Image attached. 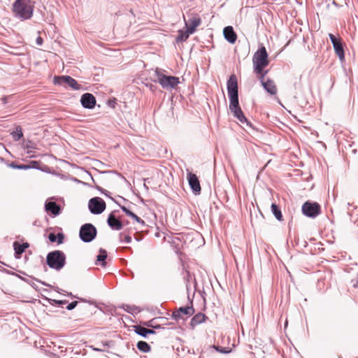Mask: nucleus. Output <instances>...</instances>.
Masks as SVG:
<instances>
[{
	"mask_svg": "<svg viewBox=\"0 0 358 358\" xmlns=\"http://www.w3.org/2000/svg\"><path fill=\"white\" fill-rule=\"evenodd\" d=\"M34 3L31 0H15L12 5L13 15L21 20L31 19L34 14Z\"/></svg>",
	"mask_w": 358,
	"mask_h": 358,
	"instance_id": "1",
	"label": "nucleus"
},
{
	"mask_svg": "<svg viewBox=\"0 0 358 358\" xmlns=\"http://www.w3.org/2000/svg\"><path fill=\"white\" fill-rule=\"evenodd\" d=\"M227 87L229 98V110H233L240 107L238 103L237 78L234 74L230 76L227 83Z\"/></svg>",
	"mask_w": 358,
	"mask_h": 358,
	"instance_id": "2",
	"label": "nucleus"
},
{
	"mask_svg": "<svg viewBox=\"0 0 358 358\" xmlns=\"http://www.w3.org/2000/svg\"><path fill=\"white\" fill-rule=\"evenodd\" d=\"M46 262L50 268L60 271L66 264V255L61 250H54L47 255Z\"/></svg>",
	"mask_w": 358,
	"mask_h": 358,
	"instance_id": "3",
	"label": "nucleus"
},
{
	"mask_svg": "<svg viewBox=\"0 0 358 358\" xmlns=\"http://www.w3.org/2000/svg\"><path fill=\"white\" fill-rule=\"evenodd\" d=\"M157 79L155 82H158L162 88L169 90L175 89L180 83L179 78L173 76H166L157 68L155 71Z\"/></svg>",
	"mask_w": 358,
	"mask_h": 358,
	"instance_id": "4",
	"label": "nucleus"
},
{
	"mask_svg": "<svg viewBox=\"0 0 358 358\" xmlns=\"http://www.w3.org/2000/svg\"><path fill=\"white\" fill-rule=\"evenodd\" d=\"M252 62L255 73H260L262 68H265L268 65V53L264 46H262L254 54Z\"/></svg>",
	"mask_w": 358,
	"mask_h": 358,
	"instance_id": "5",
	"label": "nucleus"
},
{
	"mask_svg": "<svg viewBox=\"0 0 358 358\" xmlns=\"http://www.w3.org/2000/svg\"><path fill=\"white\" fill-rule=\"evenodd\" d=\"M96 228L92 224L86 223L80 227L79 237L84 243L92 241L96 238Z\"/></svg>",
	"mask_w": 358,
	"mask_h": 358,
	"instance_id": "6",
	"label": "nucleus"
},
{
	"mask_svg": "<svg viewBox=\"0 0 358 358\" xmlns=\"http://www.w3.org/2000/svg\"><path fill=\"white\" fill-rule=\"evenodd\" d=\"M53 83L57 85L69 86L74 90H80L82 88L81 85L69 76H55Z\"/></svg>",
	"mask_w": 358,
	"mask_h": 358,
	"instance_id": "7",
	"label": "nucleus"
},
{
	"mask_svg": "<svg viewBox=\"0 0 358 358\" xmlns=\"http://www.w3.org/2000/svg\"><path fill=\"white\" fill-rule=\"evenodd\" d=\"M302 213L308 217L315 218L321 213L320 206L316 202L306 201L302 206Z\"/></svg>",
	"mask_w": 358,
	"mask_h": 358,
	"instance_id": "8",
	"label": "nucleus"
},
{
	"mask_svg": "<svg viewBox=\"0 0 358 358\" xmlns=\"http://www.w3.org/2000/svg\"><path fill=\"white\" fill-rule=\"evenodd\" d=\"M88 208L92 214L99 215L106 209V203L102 199L94 197L89 201Z\"/></svg>",
	"mask_w": 358,
	"mask_h": 358,
	"instance_id": "9",
	"label": "nucleus"
},
{
	"mask_svg": "<svg viewBox=\"0 0 358 358\" xmlns=\"http://www.w3.org/2000/svg\"><path fill=\"white\" fill-rule=\"evenodd\" d=\"M201 20L197 14L187 15V20L185 18V27L189 30V33H194L197 27L200 25Z\"/></svg>",
	"mask_w": 358,
	"mask_h": 358,
	"instance_id": "10",
	"label": "nucleus"
},
{
	"mask_svg": "<svg viewBox=\"0 0 358 358\" xmlns=\"http://www.w3.org/2000/svg\"><path fill=\"white\" fill-rule=\"evenodd\" d=\"M329 39L333 45L335 52L338 55V58L341 62H343L345 59V52L343 50V43L341 42V38H336L334 34H329Z\"/></svg>",
	"mask_w": 358,
	"mask_h": 358,
	"instance_id": "11",
	"label": "nucleus"
},
{
	"mask_svg": "<svg viewBox=\"0 0 358 358\" xmlns=\"http://www.w3.org/2000/svg\"><path fill=\"white\" fill-rule=\"evenodd\" d=\"M194 313V309L193 306H185V307H180L178 310H175L172 313V318L175 320H185L188 316L192 315Z\"/></svg>",
	"mask_w": 358,
	"mask_h": 358,
	"instance_id": "12",
	"label": "nucleus"
},
{
	"mask_svg": "<svg viewBox=\"0 0 358 358\" xmlns=\"http://www.w3.org/2000/svg\"><path fill=\"white\" fill-rule=\"evenodd\" d=\"M80 103L83 108L92 109L96 105V99L92 94L85 93L81 96Z\"/></svg>",
	"mask_w": 358,
	"mask_h": 358,
	"instance_id": "13",
	"label": "nucleus"
},
{
	"mask_svg": "<svg viewBox=\"0 0 358 358\" xmlns=\"http://www.w3.org/2000/svg\"><path fill=\"white\" fill-rule=\"evenodd\" d=\"M187 180L193 192L196 195L199 194L201 192V186L198 177L194 173L189 172L187 173Z\"/></svg>",
	"mask_w": 358,
	"mask_h": 358,
	"instance_id": "14",
	"label": "nucleus"
},
{
	"mask_svg": "<svg viewBox=\"0 0 358 358\" xmlns=\"http://www.w3.org/2000/svg\"><path fill=\"white\" fill-rule=\"evenodd\" d=\"M45 210L48 213H50L53 217L59 215L61 213L60 206L51 200H47L45 201Z\"/></svg>",
	"mask_w": 358,
	"mask_h": 358,
	"instance_id": "15",
	"label": "nucleus"
},
{
	"mask_svg": "<svg viewBox=\"0 0 358 358\" xmlns=\"http://www.w3.org/2000/svg\"><path fill=\"white\" fill-rule=\"evenodd\" d=\"M107 223L108 226L113 230H120L122 228V224L121 221L116 218L114 212H112L108 219Z\"/></svg>",
	"mask_w": 358,
	"mask_h": 358,
	"instance_id": "16",
	"label": "nucleus"
},
{
	"mask_svg": "<svg viewBox=\"0 0 358 358\" xmlns=\"http://www.w3.org/2000/svg\"><path fill=\"white\" fill-rule=\"evenodd\" d=\"M224 38L230 43L234 44L236 39L237 35L234 29L231 26L226 27L223 30Z\"/></svg>",
	"mask_w": 358,
	"mask_h": 358,
	"instance_id": "17",
	"label": "nucleus"
},
{
	"mask_svg": "<svg viewBox=\"0 0 358 358\" xmlns=\"http://www.w3.org/2000/svg\"><path fill=\"white\" fill-rule=\"evenodd\" d=\"M208 317L202 313L196 314L191 320L189 323L190 327L194 329L197 325L204 322Z\"/></svg>",
	"mask_w": 358,
	"mask_h": 358,
	"instance_id": "18",
	"label": "nucleus"
},
{
	"mask_svg": "<svg viewBox=\"0 0 358 358\" xmlns=\"http://www.w3.org/2000/svg\"><path fill=\"white\" fill-rule=\"evenodd\" d=\"M230 110L233 113L234 116L236 117L241 123H246L248 126L252 127V124L248 121L247 118L244 115L241 107Z\"/></svg>",
	"mask_w": 358,
	"mask_h": 358,
	"instance_id": "19",
	"label": "nucleus"
},
{
	"mask_svg": "<svg viewBox=\"0 0 358 358\" xmlns=\"http://www.w3.org/2000/svg\"><path fill=\"white\" fill-rule=\"evenodd\" d=\"M264 89L270 94L275 95L277 93V87L273 82L271 79H268L262 85Z\"/></svg>",
	"mask_w": 358,
	"mask_h": 358,
	"instance_id": "20",
	"label": "nucleus"
},
{
	"mask_svg": "<svg viewBox=\"0 0 358 358\" xmlns=\"http://www.w3.org/2000/svg\"><path fill=\"white\" fill-rule=\"evenodd\" d=\"M134 331L136 334H137L139 336H141L142 337H147L148 334H155V331L150 329H147L145 327H141L140 325H136L134 327Z\"/></svg>",
	"mask_w": 358,
	"mask_h": 358,
	"instance_id": "21",
	"label": "nucleus"
},
{
	"mask_svg": "<svg viewBox=\"0 0 358 358\" xmlns=\"http://www.w3.org/2000/svg\"><path fill=\"white\" fill-rule=\"evenodd\" d=\"M122 210L129 217H131L134 220H136L138 223L141 224V225H145V222L143 220L141 217L137 216L135 213H132L131 210H129L127 208H126L124 206H121L120 204H118Z\"/></svg>",
	"mask_w": 358,
	"mask_h": 358,
	"instance_id": "22",
	"label": "nucleus"
},
{
	"mask_svg": "<svg viewBox=\"0 0 358 358\" xmlns=\"http://www.w3.org/2000/svg\"><path fill=\"white\" fill-rule=\"evenodd\" d=\"M29 246L28 243H24L22 244L19 243L17 241L13 243V248L16 255H22Z\"/></svg>",
	"mask_w": 358,
	"mask_h": 358,
	"instance_id": "23",
	"label": "nucleus"
},
{
	"mask_svg": "<svg viewBox=\"0 0 358 358\" xmlns=\"http://www.w3.org/2000/svg\"><path fill=\"white\" fill-rule=\"evenodd\" d=\"M107 258V252L101 248L99 250V254L96 257V262H99V265L101 266H105L106 265V259Z\"/></svg>",
	"mask_w": 358,
	"mask_h": 358,
	"instance_id": "24",
	"label": "nucleus"
},
{
	"mask_svg": "<svg viewBox=\"0 0 358 358\" xmlns=\"http://www.w3.org/2000/svg\"><path fill=\"white\" fill-rule=\"evenodd\" d=\"M192 33H189V30L187 29L185 31L179 30L178 34L176 38V42H183L185 41Z\"/></svg>",
	"mask_w": 358,
	"mask_h": 358,
	"instance_id": "25",
	"label": "nucleus"
},
{
	"mask_svg": "<svg viewBox=\"0 0 358 358\" xmlns=\"http://www.w3.org/2000/svg\"><path fill=\"white\" fill-rule=\"evenodd\" d=\"M271 208V212L275 218L279 221L282 220V215L280 208L275 203H272Z\"/></svg>",
	"mask_w": 358,
	"mask_h": 358,
	"instance_id": "26",
	"label": "nucleus"
},
{
	"mask_svg": "<svg viewBox=\"0 0 358 358\" xmlns=\"http://www.w3.org/2000/svg\"><path fill=\"white\" fill-rule=\"evenodd\" d=\"M137 348L143 352H149L151 350V348L149 344L145 341H138L136 345Z\"/></svg>",
	"mask_w": 358,
	"mask_h": 358,
	"instance_id": "27",
	"label": "nucleus"
},
{
	"mask_svg": "<svg viewBox=\"0 0 358 358\" xmlns=\"http://www.w3.org/2000/svg\"><path fill=\"white\" fill-rule=\"evenodd\" d=\"M123 308L124 309L131 313V314H137L140 312V309L138 307L136 306H130V305H125V306H123Z\"/></svg>",
	"mask_w": 358,
	"mask_h": 358,
	"instance_id": "28",
	"label": "nucleus"
},
{
	"mask_svg": "<svg viewBox=\"0 0 358 358\" xmlns=\"http://www.w3.org/2000/svg\"><path fill=\"white\" fill-rule=\"evenodd\" d=\"M13 169H21V170H27L31 169V165L27 164H16L14 162L11 163L10 165Z\"/></svg>",
	"mask_w": 358,
	"mask_h": 358,
	"instance_id": "29",
	"label": "nucleus"
},
{
	"mask_svg": "<svg viewBox=\"0 0 358 358\" xmlns=\"http://www.w3.org/2000/svg\"><path fill=\"white\" fill-rule=\"evenodd\" d=\"M264 68H262V71L260 73H256L258 75V78L259 81L261 82L262 85L265 83L264 77L268 73V70H264Z\"/></svg>",
	"mask_w": 358,
	"mask_h": 358,
	"instance_id": "30",
	"label": "nucleus"
},
{
	"mask_svg": "<svg viewBox=\"0 0 358 358\" xmlns=\"http://www.w3.org/2000/svg\"><path fill=\"white\" fill-rule=\"evenodd\" d=\"M12 135H13V138L15 141L20 140L23 136V134H22V129L20 128H17L16 131H14L12 134Z\"/></svg>",
	"mask_w": 358,
	"mask_h": 358,
	"instance_id": "31",
	"label": "nucleus"
},
{
	"mask_svg": "<svg viewBox=\"0 0 358 358\" xmlns=\"http://www.w3.org/2000/svg\"><path fill=\"white\" fill-rule=\"evenodd\" d=\"M24 148L27 149V153L28 154H31L32 152L31 150L36 149V146L35 143H34L31 141H29L24 145Z\"/></svg>",
	"mask_w": 358,
	"mask_h": 358,
	"instance_id": "32",
	"label": "nucleus"
},
{
	"mask_svg": "<svg viewBox=\"0 0 358 358\" xmlns=\"http://www.w3.org/2000/svg\"><path fill=\"white\" fill-rule=\"evenodd\" d=\"M120 242L129 243L131 242V237L129 235H124L123 233L120 234Z\"/></svg>",
	"mask_w": 358,
	"mask_h": 358,
	"instance_id": "33",
	"label": "nucleus"
},
{
	"mask_svg": "<svg viewBox=\"0 0 358 358\" xmlns=\"http://www.w3.org/2000/svg\"><path fill=\"white\" fill-rule=\"evenodd\" d=\"M213 348L219 352L223 353V354H227L231 352V349L229 348H223L220 346H215L213 345Z\"/></svg>",
	"mask_w": 358,
	"mask_h": 358,
	"instance_id": "34",
	"label": "nucleus"
},
{
	"mask_svg": "<svg viewBox=\"0 0 358 358\" xmlns=\"http://www.w3.org/2000/svg\"><path fill=\"white\" fill-rule=\"evenodd\" d=\"M98 190H99L102 194H103L105 196L109 197L111 200H113V201H115L117 205L119 204L116 201H115V199L111 197L110 196H109V192L108 191H106V189H103V188L100 187H96Z\"/></svg>",
	"mask_w": 358,
	"mask_h": 358,
	"instance_id": "35",
	"label": "nucleus"
},
{
	"mask_svg": "<svg viewBox=\"0 0 358 358\" xmlns=\"http://www.w3.org/2000/svg\"><path fill=\"white\" fill-rule=\"evenodd\" d=\"M57 242L58 243V244H62L64 242V235L63 233H58L57 235Z\"/></svg>",
	"mask_w": 358,
	"mask_h": 358,
	"instance_id": "36",
	"label": "nucleus"
},
{
	"mask_svg": "<svg viewBox=\"0 0 358 358\" xmlns=\"http://www.w3.org/2000/svg\"><path fill=\"white\" fill-rule=\"evenodd\" d=\"M77 305H78V301H73L66 306V309L69 310H71L74 309Z\"/></svg>",
	"mask_w": 358,
	"mask_h": 358,
	"instance_id": "37",
	"label": "nucleus"
},
{
	"mask_svg": "<svg viewBox=\"0 0 358 358\" xmlns=\"http://www.w3.org/2000/svg\"><path fill=\"white\" fill-rule=\"evenodd\" d=\"M48 238H49L50 241L52 243L56 242V241H57V236L54 233L49 234Z\"/></svg>",
	"mask_w": 358,
	"mask_h": 358,
	"instance_id": "38",
	"label": "nucleus"
},
{
	"mask_svg": "<svg viewBox=\"0 0 358 358\" xmlns=\"http://www.w3.org/2000/svg\"><path fill=\"white\" fill-rule=\"evenodd\" d=\"M36 44L38 45H41L43 43V40L41 36H38L36 40Z\"/></svg>",
	"mask_w": 358,
	"mask_h": 358,
	"instance_id": "39",
	"label": "nucleus"
},
{
	"mask_svg": "<svg viewBox=\"0 0 358 358\" xmlns=\"http://www.w3.org/2000/svg\"><path fill=\"white\" fill-rule=\"evenodd\" d=\"M56 303L57 304H64V303H66V301H62V300H59V301H55Z\"/></svg>",
	"mask_w": 358,
	"mask_h": 358,
	"instance_id": "40",
	"label": "nucleus"
},
{
	"mask_svg": "<svg viewBox=\"0 0 358 358\" xmlns=\"http://www.w3.org/2000/svg\"><path fill=\"white\" fill-rule=\"evenodd\" d=\"M31 164H32V166H31V168H36L35 165H36L38 164V162L36 161H32L31 162Z\"/></svg>",
	"mask_w": 358,
	"mask_h": 358,
	"instance_id": "41",
	"label": "nucleus"
},
{
	"mask_svg": "<svg viewBox=\"0 0 358 358\" xmlns=\"http://www.w3.org/2000/svg\"><path fill=\"white\" fill-rule=\"evenodd\" d=\"M93 350L97 351V352H102V351H103V350L100 349V348H93Z\"/></svg>",
	"mask_w": 358,
	"mask_h": 358,
	"instance_id": "42",
	"label": "nucleus"
},
{
	"mask_svg": "<svg viewBox=\"0 0 358 358\" xmlns=\"http://www.w3.org/2000/svg\"><path fill=\"white\" fill-rule=\"evenodd\" d=\"M145 325L148 326V327H153L151 324V321H149L148 322L145 323Z\"/></svg>",
	"mask_w": 358,
	"mask_h": 358,
	"instance_id": "43",
	"label": "nucleus"
},
{
	"mask_svg": "<svg viewBox=\"0 0 358 358\" xmlns=\"http://www.w3.org/2000/svg\"><path fill=\"white\" fill-rule=\"evenodd\" d=\"M2 101H3L4 103H6L7 102V99H6V97H3V98H2Z\"/></svg>",
	"mask_w": 358,
	"mask_h": 358,
	"instance_id": "44",
	"label": "nucleus"
},
{
	"mask_svg": "<svg viewBox=\"0 0 358 358\" xmlns=\"http://www.w3.org/2000/svg\"><path fill=\"white\" fill-rule=\"evenodd\" d=\"M37 281H38V282H41V283H42V285H45L44 282H41V281H40V280H37Z\"/></svg>",
	"mask_w": 358,
	"mask_h": 358,
	"instance_id": "45",
	"label": "nucleus"
}]
</instances>
